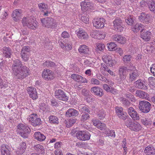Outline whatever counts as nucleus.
<instances>
[{"instance_id":"obj_1","label":"nucleus","mask_w":155,"mask_h":155,"mask_svg":"<svg viewBox=\"0 0 155 155\" xmlns=\"http://www.w3.org/2000/svg\"><path fill=\"white\" fill-rule=\"evenodd\" d=\"M22 66V64L20 60H16L14 61L12 70L16 79H22L29 74L27 67Z\"/></svg>"},{"instance_id":"obj_2","label":"nucleus","mask_w":155,"mask_h":155,"mask_svg":"<svg viewBox=\"0 0 155 155\" xmlns=\"http://www.w3.org/2000/svg\"><path fill=\"white\" fill-rule=\"evenodd\" d=\"M17 127L18 129L20 130L19 131V134L21 137L24 138L28 137L31 131L30 128L28 126L20 124L17 126Z\"/></svg>"},{"instance_id":"obj_3","label":"nucleus","mask_w":155,"mask_h":155,"mask_svg":"<svg viewBox=\"0 0 155 155\" xmlns=\"http://www.w3.org/2000/svg\"><path fill=\"white\" fill-rule=\"evenodd\" d=\"M35 21L32 18L24 17L23 18L22 23L24 26H27L31 29L35 30L37 26Z\"/></svg>"},{"instance_id":"obj_4","label":"nucleus","mask_w":155,"mask_h":155,"mask_svg":"<svg viewBox=\"0 0 155 155\" xmlns=\"http://www.w3.org/2000/svg\"><path fill=\"white\" fill-rule=\"evenodd\" d=\"M41 21L43 26L47 28H54L56 25L55 21L51 17L41 19Z\"/></svg>"},{"instance_id":"obj_5","label":"nucleus","mask_w":155,"mask_h":155,"mask_svg":"<svg viewBox=\"0 0 155 155\" xmlns=\"http://www.w3.org/2000/svg\"><path fill=\"white\" fill-rule=\"evenodd\" d=\"M138 106L141 112L146 113L149 112L151 108V104L146 101H140Z\"/></svg>"},{"instance_id":"obj_6","label":"nucleus","mask_w":155,"mask_h":155,"mask_svg":"<svg viewBox=\"0 0 155 155\" xmlns=\"http://www.w3.org/2000/svg\"><path fill=\"white\" fill-rule=\"evenodd\" d=\"M76 136L78 139L85 141L90 139L91 135L87 131H80L76 133Z\"/></svg>"},{"instance_id":"obj_7","label":"nucleus","mask_w":155,"mask_h":155,"mask_svg":"<svg viewBox=\"0 0 155 155\" xmlns=\"http://www.w3.org/2000/svg\"><path fill=\"white\" fill-rule=\"evenodd\" d=\"M55 97L60 101H67L68 100L65 93L62 90L58 89L55 91L54 93Z\"/></svg>"},{"instance_id":"obj_8","label":"nucleus","mask_w":155,"mask_h":155,"mask_svg":"<svg viewBox=\"0 0 155 155\" xmlns=\"http://www.w3.org/2000/svg\"><path fill=\"white\" fill-rule=\"evenodd\" d=\"M30 48L28 46H25L22 48L21 54L24 61H28L30 55Z\"/></svg>"},{"instance_id":"obj_9","label":"nucleus","mask_w":155,"mask_h":155,"mask_svg":"<svg viewBox=\"0 0 155 155\" xmlns=\"http://www.w3.org/2000/svg\"><path fill=\"white\" fill-rule=\"evenodd\" d=\"M53 72L48 69H45L42 74V77L47 80H51L54 78Z\"/></svg>"},{"instance_id":"obj_10","label":"nucleus","mask_w":155,"mask_h":155,"mask_svg":"<svg viewBox=\"0 0 155 155\" xmlns=\"http://www.w3.org/2000/svg\"><path fill=\"white\" fill-rule=\"evenodd\" d=\"M138 19L141 22L145 24H148L150 22V16L149 14L142 12L139 16Z\"/></svg>"},{"instance_id":"obj_11","label":"nucleus","mask_w":155,"mask_h":155,"mask_svg":"<svg viewBox=\"0 0 155 155\" xmlns=\"http://www.w3.org/2000/svg\"><path fill=\"white\" fill-rule=\"evenodd\" d=\"M140 37L144 41H149L151 38V33L149 31L142 29L140 31Z\"/></svg>"},{"instance_id":"obj_12","label":"nucleus","mask_w":155,"mask_h":155,"mask_svg":"<svg viewBox=\"0 0 155 155\" xmlns=\"http://www.w3.org/2000/svg\"><path fill=\"white\" fill-rule=\"evenodd\" d=\"M122 20L119 18H116L113 21L114 25L117 30L121 31L124 28L122 27Z\"/></svg>"},{"instance_id":"obj_13","label":"nucleus","mask_w":155,"mask_h":155,"mask_svg":"<svg viewBox=\"0 0 155 155\" xmlns=\"http://www.w3.org/2000/svg\"><path fill=\"white\" fill-rule=\"evenodd\" d=\"M29 121L33 126L35 127L40 125L41 122L40 118L37 117L36 115L33 116H30Z\"/></svg>"},{"instance_id":"obj_14","label":"nucleus","mask_w":155,"mask_h":155,"mask_svg":"<svg viewBox=\"0 0 155 155\" xmlns=\"http://www.w3.org/2000/svg\"><path fill=\"white\" fill-rule=\"evenodd\" d=\"M27 91L31 98L33 100L37 98V92L35 88L33 87H28L27 88Z\"/></svg>"},{"instance_id":"obj_15","label":"nucleus","mask_w":155,"mask_h":155,"mask_svg":"<svg viewBox=\"0 0 155 155\" xmlns=\"http://www.w3.org/2000/svg\"><path fill=\"white\" fill-rule=\"evenodd\" d=\"M102 59L108 66L112 67L116 63L115 61L112 60L111 56L106 55L102 57Z\"/></svg>"},{"instance_id":"obj_16","label":"nucleus","mask_w":155,"mask_h":155,"mask_svg":"<svg viewBox=\"0 0 155 155\" xmlns=\"http://www.w3.org/2000/svg\"><path fill=\"white\" fill-rule=\"evenodd\" d=\"M105 22V20L103 18L97 19L96 21L93 22L94 26L97 28H103L104 27Z\"/></svg>"},{"instance_id":"obj_17","label":"nucleus","mask_w":155,"mask_h":155,"mask_svg":"<svg viewBox=\"0 0 155 155\" xmlns=\"http://www.w3.org/2000/svg\"><path fill=\"white\" fill-rule=\"evenodd\" d=\"M145 83V82L144 81H142L141 79L137 80L134 82L136 87L139 89L146 90L147 88Z\"/></svg>"},{"instance_id":"obj_18","label":"nucleus","mask_w":155,"mask_h":155,"mask_svg":"<svg viewBox=\"0 0 155 155\" xmlns=\"http://www.w3.org/2000/svg\"><path fill=\"white\" fill-rule=\"evenodd\" d=\"M91 91L94 95L101 96L103 95V90L98 87H94L91 88Z\"/></svg>"},{"instance_id":"obj_19","label":"nucleus","mask_w":155,"mask_h":155,"mask_svg":"<svg viewBox=\"0 0 155 155\" xmlns=\"http://www.w3.org/2000/svg\"><path fill=\"white\" fill-rule=\"evenodd\" d=\"M78 111L73 108L69 109L66 112V116L68 117H76L79 114Z\"/></svg>"},{"instance_id":"obj_20","label":"nucleus","mask_w":155,"mask_h":155,"mask_svg":"<svg viewBox=\"0 0 155 155\" xmlns=\"http://www.w3.org/2000/svg\"><path fill=\"white\" fill-rule=\"evenodd\" d=\"M92 122L93 125L100 130H104L105 129L106 125L103 123H102L100 121L96 120H93Z\"/></svg>"},{"instance_id":"obj_21","label":"nucleus","mask_w":155,"mask_h":155,"mask_svg":"<svg viewBox=\"0 0 155 155\" xmlns=\"http://www.w3.org/2000/svg\"><path fill=\"white\" fill-rule=\"evenodd\" d=\"M92 5V4L90 2H87V1L85 0L82 2L81 3V6L82 10H89L91 8V7Z\"/></svg>"},{"instance_id":"obj_22","label":"nucleus","mask_w":155,"mask_h":155,"mask_svg":"<svg viewBox=\"0 0 155 155\" xmlns=\"http://www.w3.org/2000/svg\"><path fill=\"white\" fill-rule=\"evenodd\" d=\"M10 149L8 145L3 144L1 148L2 155H11Z\"/></svg>"},{"instance_id":"obj_23","label":"nucleus","mask_w":155,"mask_h":155,"mask_svg":"<svg viewBox=\"0 0 155 155\" xmlns=\"http://www.w3.org/2000/svg\"><path fill=\"white\" fill-rule=\"evenodd\" d=\"M112 39L114 41H117L121 44H124L125 42L126 39L122 36L118 35H115L112 37Z\"/></svg>"},{"instance_id":"obj_24","label":"nucleus","mask_w":155,"mask_h":155,"mask_svg":"<svg viewBox=\"0 0 155 155\" xmlns=\"http://www.w3.org/2000/svg\"><path fill=\"white\" fill-rule=\"evenodd\" d=\"M3 55L5 58H11L12 52L10 48L5 47L3 48Z\"/></svg>"},{"instance_id":"obj_25","label":"nucleus","mask_w":155,"mask_h":155,"mask_svg":"<svg viewBox=\"0 0 155 155\" xmlns=\"http://www.w3.org/2000/svg\"><path fill=\"white\" fill-rule=\"evenodd\" d=\"M144 152L148 155H155V148L152 146H149L145 148Z\"/></svg>"},{"instance_id":"obj_26","label":"nucleus","mask_w":155,"mask_h":155,"mask_svg":"<svg viewBox=\"0 0 155 155\" xmlns=\"http://www.w3.org/2000/svg\"><path fill=\"white\" fill-rule=\"evenodd\" d=\"M139 76L138 72L136 70H133L130 72L129 74V80L132 82L135 80Z\"/></svg>"},{"instance_id":"obj_27","label":"nucleus","mask_w":155,"mask_h":155,"mask_svg":"<svg viewBox=\"0 0 155 155\" xmlns=\"http://www.w3.org/2000/svg\"><path fill=\"white\" fill-rule=\"evenodd\" d=\"M126 68L125 67H121L119 69V75L120 79L122 80H124L126 76L124 73V71L126 70Z\"/></svg>"},{"instance_id":"obj_28","label":"nucleus","mask_w":155,"mask_h":155,"mask_svg":"<svg viewBox=\"0 0 155 155\" xmlns=\"http://www.w3.org/2000/svg\"><path fill=\"white\" fill-rule=\"evenodd\" d=\"M34 137L35 139L41 141H43L45 139V137L40 132H35L34 134Z\"/></svg>"},{"instance_id":"obj_29","label":"nucleus","mask_w":155,"mask_h":155,"mask_svg":"<svg viewBox=\"0 0 155 155\" xmlns=\"http://www.w3.org/2000/svg\"><path fill=\"white\" fill-rule=\"evenodd\" d=\"M147 94V93L140 90H137L135 92V95L136 96L142 99L146 98Z\"/></svg>"},{"instance_id":"obj_30","label":"nucleus","mask_w":155,"mask_h":155,"mask_svg":"<svg viewBox=\"0 0 155 155\" xmlns=\"http://www.w3.org/2000/svg\"><path fill=\"white\" fill-rule=\"evenodd\" d=\"M21 10L20 9H16L13 11L12 15V17L13 18L14 20L17 21L19 19L21 12Z\"/></svg>"},{"instance_id":"obj_31","label":"nucleus","mask_w":155,"mask_h":155,"mask_svg":"<svg viewBox=\"0 0 155 155\" xmlns=\"http://www.w3.org/2000/svg\"><path fill=\"white\" fill-rule=\"evenodd\" d=\"M141 128V127L140 124L138 123H133L132 126L130 127V129L136 131H138Z\"/></svg>"},{"instance_id":"obj_32","label":"nucleus","mask_w":155,"mask_h":155,"mask_svg":"<svg viewBox=\"0 0 155 155\" xmlns=\"http://www.w3.org/2000/svg\"><path fill=\"white\" fill-rule=\"evenodd\" d=\"M77 34L78 38L81 39H85L87 38L88 37L87 34L82 30H79L77 32Z\"/></svg>"},{"instance_id":"obj_33","label":"nucleus","mask_w":155,"mask_h":155,"mask_svg":"<svg viewBox=\"0 0 155 155\" xmlns=\"http://www.w3.org/2000/svg\"><path fill=\"white\" fill-rule=\"evenodd\" d=\"M35 150L39 153L44 154V153L45 149L44 147L40 144H37L35 145L34 147Z\"/></svg>"},{"instance_id":"obj_34","label":"nucleus","mask_w":155,"mask_h":155,"mask_svg":"<svg viewBox=\"0 0 155 155\" xmlns=\"http://www.w3.org/2000/svg\"><path fill=\"white\" fill-rule=\"evenodd\" d=\"M78 51L79 52L81 53H83L85 54H88L89 52L88 47L84 45L81 46L78 49Z\"/></svg>"},{"instance_id":"obj_35","label":"nucleus","mask_w":155,"mask_h":155,"mask_svg":"<svg viewBox=\"0 0 155 155\" xmlns=\"http://www.w3.org/2000/svg\"><path fill=\"white\" fill-rule=\"evenodd\" d=\"M108 50L110 51H114L117 49V45L115 42H111L107 44Z\"/></svg>"},{"instance_id":"obj_36","label":"nucleus","mask_w":155,"mask_h":155,"mask_svg":"<svg viewBox=\"0 0 155 155\" xmlns=\"http://www.w3.org/2000/svg\"><path fill=\"white\" fill-rule=\"evenodd\" d=\"M95 34L94 36H93L94 38L98 39H104L105 36L104 33L100 32H95Z\"/></svg>"},{"instance_id":"obj_37","label":"nucleus","mask_w":155,"mask_h":155,"mask_svg":"<svg viewBox=\"0 0 155 155\" xmlns=\"http://www.w3.org/2000/svg\"><path fill=\"white\" fill-rule=\"evenodd\" d=\"M49 121L51 123L58 124L59 123L58 119L54 116H50L49 117Z\"/></svg>"},{"instance_id":"obj_38","label":"nucleus","mask_w":155,"mask_h":155,"mask_svg":"<svg viewBox=\"0 0 155 155\" xmlns=\"http://www.w3.org/2000/svg\"><path fill=\"white\" fill-rule=\"evenodd\" d=\"M134 19L133 15H130L125 19L126 23L129 25H131L134 22Z\"/></svg>"},{"instance_id":"obj_39","label":"nucleus","mask_w":155,"mask_h":155,"mask_svg":"<svg viewBox=\"0 0 155 155\" xmlns=\"http://www.w3.org/2000/svg\"><path fill=\"white\" fill-rule=\"evenodd\" d=\"M142 25L141 24H136L135 25V26L133 28H132V31L135 32H137L138 31L140 30H141L143 29H142V27L141 26Z\"/></svg>"},{"instance_id":"obj_40","label":"nucleus","mask_w":155,"mask_h":155,"mask_svg":"<svg viewBox=\"0 0 155 155\" xmlns=\"http://www.w3.org/2000/svg\"><path fill=\"white\" fill-rule=\"evenodd\" d=\"M97 114L98 118L100 120L103 119L106 115L105 112L102 109L99 110Z\"/></svg>"},{"instance_id":"obj_41","label":"nucleus","mask_w":155,"mask_h":155,"mask_svg":"<svg viewBox=\"0 0 155 155\" xmlns=\"http://www.w3.org/2000/svg\"><path fill=\"white\" fill-rule=\"evenodd\" d=\"M44 66H47L48 67H52L55 66V64L54 62L50 61H47L43 63Z\"/></svg>"},{"instance_id":"obj_42","label":"nucleus","mask_w":155,"mask_h":155,"mask_svg":"<svg viewBox=\"0 0 155 155\" xmlns=\"http://www.w3.org/2000/svg\"><path fill=\"white\" fill-rule=\"evenodd\" d=\"M129 115L133 119L135 120H138L140 119L139 116L136 111H135L134 112V113H132Z\"/></svg>"},{"instance_id":"obj_43","label":"nucleus","mask_w":155,"mask_h":155,"mask_svg":"<svg viewBox=\"0 0 155 155\" xmlns=\"http://www.w3.org/2000/svg\"><path fill=\"white\" fill-rule=\"evenodd\" d=\"M96 76L97 78L102 81H105L106 82H107L108 80L106 78L100 74H97Z\"/></svg>"},{"instance_id":"obj_44","label":"nucleus","mask_w":155,"mask_h":155,"mask_svg":"<svg viewBox=\"0 0 155 155\" xmlns=\"http://www.w3.org/2000/svg\"><path fill=\"white\" fill-rule=\"evenodd\" d=\"M147 5H148V7L151 11L155 13V4L152 2L148 3Z\"/></svg>"},{"instance_id":"obj_45","label":"nucleus","mask_w":155,"mask_h":155,"mask_svg":"<svg viewBox=\"0 0 155 155\" xmlns=\"http://www.w3.org/2000/svg\"><path fill=\"white\" fill-rule=\"evenodd\" d=\"M89 16L87 14H86V16H85V14L84 13L82 15L81 19L82 21L85 24H87L89 23V19L88 18Z\"/></svg>"},{"instance_id":"obj_46","label":"nucleus","mask_w":155,"mask_h":155,"mask_svg":"<svg viewBox=\"0 0 155 155\" xmlns=\"http://www.w3.org/2000/svg\"><path fill=\"white\" fill-rule=\"evenodd\" d=\"M132 56L130 55H126L124 56L123 60L124 63H127L131 60Z\"/></svg>"},{"instance_id":"obj_47","label":"nucleus","mask_w":155,"mask_h":155,"mask_svg":"<svg viewBox=\"0 0 155 155\" xmlns=\"http://www.w3.org/2000/svg\"><path fill=\"white\" fill-rule=\"evenodd\" d=\"M78 76L77 81L84 83H87V81L85 78H83L81 76L79 75H78Z\"/></svg>"},{"instance_id":"obj_48","label":"nucleus","mask_w":155,"mask_h":155,"mask_svg":"<svg viewBox=\"0 0 155 155\" xmlns=\"http://www.w3.org/2000/svg\"><path fill=\"white\" fill-rule=\"evenodd\" d=\"M148 81L149 84L152 86L155 85V78L153 77L148 78Z\"/></svg>"},{"instance_id":"obj_49","label":"nucleus","mask_w":155,"mask_h":155,"mask_svg":"<svg viewBox=\"0 0 155 155\" xmlns=\"http://www.w3.org/2000/svg\"><path fill=\"white\" fill-rule=\"evenodd\" d=\"M89 118L90 116L89 114L87 113L85 114V113H84L81 116V120L82 121H84L89 119Z\"/></svg>"},{"instance_id":"obj_50","label":"nucleus","mask_w":155,"mask_h":155,"mask_svg":"<svg viewBox=\"0 0 155 155\" xmlns=\"http://www.w3.org/2000/svg\"><path fill=\"white\" fill-rule=\"evenodd\" d=\"M38 6L39 9L41 11H43L44 10L47 9V5H46L44 3H42L39 4L38 5Z\"/></svg>"},{"instance_id":"obj_51","label":"nucleus","mask_w":155,"mask_h":155,"mask_svg":"<svg viewBox=\"0 0 155 155\" xmlns=\"http://www.w3.org/2000/svg\"><path fill=\"white\" fill-rule=\"evenodd\" d=\"M134 122H132V120L131 118H127V120L125 121V124L129 128H130V127L132 126V125Z\"/></svg>"},{"instance_id":"obj_52","label":"nucleus","mask_w":155,"mask_h":155,"mask_svg":"<svg viewBox=\"0 0 155 155\" xmlns=\"http://www.w3.org/2000/svg\"><path fill=\"white\" fill-rule=\"evenodd\" d=\"M122 99V103L127 106H128L130 104V102L128 100L124 98H121Z\"/></svg>"},{"instance_id":"obj_53","label":"nucleus","mask_w":155,"mask_h":155,"mask_svg":"<svg viewBox=\"0 0 155 155\" xmlns=\"http://www.w3.org/2000/svg\"><path fill=\"white\" fill-rule=\"evenodd\" d=\"M91 83L94 84L98 85L100 84V81L96 79L92 78L91 79Z\"/></svg>"},{"instance_id":"obj_54","label":"nucleus","mask_w":155,"mask_h":155,"mask_svg":"<svg viewBox=\"0 0 155 155\" xmlns=\"http://www.w3.org/2000/svg\"><path fill=\"white\" fill-rule=\"evenodd\" d=\"M97 49L99 51H101L104 50L105 48V45L104 44L99 43L96 45Z\"/></svg>"},{"instance_id":"obj_55","label":"nucleus","mask_w":155,"mask_h":155,"mask_svg":"<svg viewBox=\"0 0 155 155\" xmlns=\"http://www.w3.org/2000/svg\"><path fill=\"white\" fill-rule=\"evenodd\" d=\"M127 91H128L131 93L134 92L135 90V87L134 86L128 85L127 86Z\"/></svg>"},{"instance_id":"obj_56","label":"nucleus","mask_w":155,"mask_h":155,"mask_svg":"<svg viewBox=\"0 0 155 155\" xmlns=\"http://www.w3.org/2000/svg\"><path fill=\"white\" fill-rule=\"evenodd\" d=\"M24 151L25 150L18 147L16 150V153L17 155H21L24 153Z\"/></svg>"},{"instance_id":"obj_57","label":"nucleus","mask_w":155,"mask_h":155,"mask_svg":"<svg viewBox=\"0 0 155 155\" xmlns=\"http://www.w3.org/2000/svg\"><path fill=\"white\" fill-rule=\"evenodd\" d=\"M61 43L60 44V45L61 47L64 49H66L67 47H69V45L65 43V42H61Z\"/></svg>"},{"instance_id":"obj_58","label":"nucleus","mask_w":155,"mask_h":155,"mask_svg":"<svg viewBox=\"0 0 155 155\" xmlns=\"http://www.w3.org/2000/svg\"><path fill=\"white\" fill-rule=\"evenodd\" d=\"M103 88L107 92H109L111 87L107 84H104L103 86Z\"/></svg>"},{"instance_id":"obj_59","label":"nucleus","mask_w":155,"mask_h":155,"mask_svg":"<svg viewBox=\"0 0 155 155\" xmlns=\"http://www.w3.org/2000/svg\"><path fill=\"white\" fill-rule=\"evenodd\" d=\"M61 36L64 38H68L70 37V35L67 32L64 31L62 33Z\"/></svg>"},{"instance_id":"obj_60","label":"nucleus","mask_w":155,"mask_h":155,"mask_svg":"<svg viewBox=\"0 0 155 155\" xmlns=\"http://www.w3.org/2000/svg\"><path fill=\"white\" fill-rule=\"evenodd\" d=\"M107 132L106 133L107 134L108 136L111 137L114 136V137H115V134L113 130H108Z\"/></svg>"},{"instance_id":"obj_61","label":"nucleus","mask_w":155,"mask_h":155,"mask_svg":"<svg viewBox=\"0 0 155 155\" xmlns=\"http://www.w3.org/2000/svg\"><path fill=\"white\" fill-rule=\"evenodd\" d=\"M18 147L25 150L26 148V143L25 142H22L20 144Z\"/></svg>"},{"instance_id":"obj_62","label":"nucleus","mask_w":155,"mask_h":155,"mask_svg":"<svg viewBox=\"0 0 155 155\" xmlns=\"http://www.w3.org/2000/svg\"><path fill=\"white\" fill-rule=\"evenodd\" d=\"M123 109L122 108L117 107L116 109V111L117 112V116L120 114H122L123 113L122 111Z\"/></svg>"},{"instance_id":"obj_63","label":"nucleus","mask_w":155,"mask_h":155,"mask_svg":"<svg viewBox=\"0 0 155 155\" xmlns=\"http://www.w3.org/2000/svg\"><path fill=\"white\" fill-rule=\"evenodd\" d=\"M141 122L145 126L148 125L149 124V122L148 121L146 118H143L141 119Z\"/></svg>"},{"instance_id":"obj_64","label":"nucleus","mask_w":155,"mask_h":155,"mask_svg":"<svg viewBox=\"0 0 155 155\" xmlns=\"http://www.w3.org/2000/svg\"><path fill=\"white\" fill-rule=\"evenodd\" d=\"M128 112L129 115L136 111L132 107H130L127 108Z\"/></svg>"}]
</instances>
